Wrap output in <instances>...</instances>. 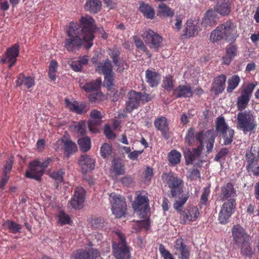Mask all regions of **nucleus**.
I'll return each mask as SVG.
<instances>
[{"label":"nucleus","mask_w":259,"mask_h":259,"mask_svg":"<svg viewBox=\"0 0 259 259\" xmlns=\"http://www.w3.org/2000/svg\"><path fill=\"white\" fill-rule=\"evenodd\" d=\"M80 22L82 26L80 33L78 32V25L71 22L67 32L69 37L65 41V47L69 52H74L79 49L83 41L86 42L85 47L89 50L93 45L94 32L96 29L95 20L90 16L82 17Z\"/></svg>","instance_id":"obj_1"},{"label":"nucleus","mask_w":259,"mask_h":259,"mask_svg":"<svg viewBox=\"0 0 259 259\" xmlns=\"http://www.w3.org/2000/svg\"><path fill=\"white\" fill-rule=\"evenodd\" d=\"M238 36L237 27L231 21L220 25L213 30L210 35V40L212 42H216L224 39L228 41H233Z\"/></svg>","instance_id":"obj_2"},{"label":"nucleus","mask_w":259,"mask_h":259,"mask_svg":"<svg viewBox=\"0 0 259 259\" xmlns=\"http://www.w3.org/2000/svg\"><path fill=\"white\" fill-rule=\"evenodd\" d=\"M133 208L140 218L144 219V220L137 221L135 228L148 230L150 226V221L149 219H146L149 212L147 198L143 196H138L133 203Z\"/></svg>","instance_id":"obj_3"},{"label":"nucleus","mask_w":259,"mask_h":259,"mask_svg":"<svg viewBox=\"0 0 259 259\" xmlns=\"http://www.w3.org/2000/svg\"><path fill=\"white\" fill-rule=\"evenodd\" d=\"M237 121V128L245 134L255 130L257 125L254 112L250 110L239 112Z\"/></svg>","instance_id":"obj_4"},{"label":"nucleus","mask_w":259,"mask_h":259,"mask_svg":"<svg viewBox=\"0 0 259 259\" xmlns=\"http://www.w3.org/2000/svg\"><path fill=\"white\" fill-rule=\"evenodd\" d=\"M51 161V159H47L42 161L38 160L31 161L29 163V168L26 172V177L40 181L45 169L48 166Z\"/></svg>","instance_id":"obj_5"},{"label":"nucleus","mask_w":259,"mask_h":259,"mask_svg":"<svg viewBox=\"0 0 259 259\" xmlns=\"http://www.w3.org/2000/svg\"><path fill=\"white\" fill-rule=\"evenodd\" d=\"M119 239L118 242L112 243V253L116 259H130L131 252L129 247L125 242L124 236L119 232L116 233Z\"/></svg>","instance_id":"obj_6"},{"label":"nucleus","mask_w":259,"mask_h":259,"mask_svg":"<svg viewBox=\"0 0 259 259\" xmlns=\"http://www.w3.org/2000/svg\"><path fill=\"white\" fill-rule=\"evenodd\" d=\"M128 100L125 103V107L123 110L124 113H130L134 109L138 108L141 101L148 102L150 98L148 94L131 91L127 94Z\"/></svg>","instance_id":"obj_7"},{"label":"nucleus","mask_w":259,"mask_h":259,"mask_svg":"<svg viewBox=\"0 0 259 259\" xmlns=\"http://www.w3.org/2000/svg\"><path fill=\"white\" fill-rule=\"evenodd\" d=\"M109 201L113 214L118 218L124 216L126 210L125 198L120 194L112 193L109 195Z\"/></svg>","instance_id":"obj_8"},{"label":"nucleus","mask_w":259,"mask_h":259,"mask_svg":"<svg viewBox=\"0 0 259 259\" xmlns=\"http://www.w3.org/2000/svg\"><path fill=\"white\" fill-rule=\"evenodd\" d=\"M163 178H164L168 187L171 189L172 196H176L183 192V181L174 173L169 172L163 174Z\"/></svg>","instance_id":"obj_9"},{"label":"nucleus","mask_w":259,"mask_h":259,"mask_svg":"<svg viewBox=\"0 0 259 259\" xmlns=\"http://www.w3.org/2000/svg\"><path fill=\"white\" fill-rule=\"evenodd\" d=\"M236 205L235 200L233 199H229L223 203L218 215V221L221 224H226L229 222L230 218L235 211Z\"/></svg>","instance_id":"obj_10"},{"label":"nucleus","mask_w":259,"mask_h":259,"mask_svg":"<svg viewBox=\"0 0 259 259\" xmlns=\"http://www.w3.org/2000/svg\"><path fill=\"white\" fill-rule=\"evenodd\" d=\"M216 128L218 132L222 134L225 145L229 144L232 142L234 131L228 126L223 117L217 119Z\"/></svg>","instance_id":"obj_11"},{"label":"nucleus","mask_w":259,"mask_h":259,"mask_svg":"<svg viewBox=\"0 0 259 259\" xmlns=\"http://www.w3.org/2000/svg\"><path fill=\"white\" fill-rule=\"evenodd\" d=\"M64 149L65 152L67 153L68 157L70 154L75 152L77 150V147L75 143H74L67 136H63L60 140L56 143V150Z\"/></svg>","instance_id":"obj_12"},{"label":"nucleus","mask_w":259,"mask_h":259,"mask_svg":"<svg viewBox=\"0 0 259 259\" xmlns=\"http://www.w3.org/2000/svg\"><path fill=\"white\" fill-rule=\"evenodd\" d=\"M19 46L15 44L12 47L7 49L4 58L1 59L2 63H5L7 62H9V68L13 66L17 60V57L19 55Z\"/></svg>","instance_id":"obj_13"},{"label":"nucleus","mask_w":259,"mask_h":259,"mask_svg":"<svg viewBox=\"0 0 259 259\" xmlns=\"http://www.w3.org/2000/svg\"><path fill=\"white\" fill-rule=\"evenodd\" d=\"M84 190L82 187L76 188L72 199L69 201V204L75 209H80L84 200Z\"/></svg>","instance_id":"obj_14"},{"label":"nucleus","mask_w":259,"mask_h":259,"mask_svg":"<svg viewBox=\"0 0 259 259\" xmlns=\"http://www.w3.org/2000/svg\"><path fill=\"white\" fill-rule=\"evenodd\" d=\"M233 240L237 245L241 244L243 241L248 240V236L244 229L239 225L234 226L232 230Z\"/></svg>","instance_id":"obj_15"},{"label":"nucleus","mask_w":259,"mask_h":259,"mask_svg":"<svg viewBox=\"0 0 259 259\" xmlns=\"http://www.w3.org/2000/svg\"><path fill=\"white\" fill-rule=\"evenodd\" d=\"M143 36L146 42L149 45L150 48L156 49L159 46L161 37L154 31L149 30L145 32Z\"/></svg>","instance_id":"obj_16"},{"label":"nucleus","mask_w":259,"mask_h":259,"mask_svg":"<svg viewBox=\"0 0 259 259\" xmlns=\"http://www.w3.org/2000/svg\"><path fill=\"white\" fill-rule=\"evenodd\" d=\"M79 164L81 167L82 172L87 174L94 168L95 160L89 155L83 154L79 160Z\"/></svg>","instance_id":"obj_17"},{"label":"nucleus","mask_w":259,"mask_h":259,"mask_svg":"<svg viewBox=\"0 0 259 259\" xmlns=\"http://www.w3.org/2000/svg\"><path fill=\"white\" fill-rule=\"evenodd\" d=\"M90 115L92 119L89 122V128L91 132L95 133L98 131L96 126L101 124L102 115L101 112L97 110H92L90 113Z\"/></svg>","instance_id":"obj_18"},{"label":"nucleus","mask_w":259,"mask_h":259,"mask_svg":"<svg viewBox=\"0 0 259 259\" xmlns=\"http://www.w3.org/2000/svg\"><path fill=\"white\" fill-rule=\"evenodd\" d=\"M175 253L181 259H188L190 252L188 248L183 243L181 239H177L175 245Z\"/></svg>","instance_id":"obj_19"},{"label":"nucleus","mask_w":259,"mask_h":259,"mask_svg":"<svg viewBox=\"0 0 259 259\" xmlns=\"http://www.w3.org/2000/svg\"><path fill=\"white\" fill-rule=\"evenodd\" d=\"M17 87L21 89H29L33 87L35 84L34 78L29 76H25L24 74H20L16 81Z\"/></svg>","instance_id":"obj_20"},{"label":"nucleus","mask_w":259,"mask_h":259,"mask_svg":"<svg viewBox=\"0 0 259 259\" xmlns=\"http://www.w3.org/2000/svg\"><path fill=\"white\" fill-rule=\"evenodd\" d=\"M236 196V192L234 188L233 184L228 183L221 188V197L223 200L235 199Z\"/></svg>","instance_id":"obj_21"},{"label":"nucleus","mask_w":259,"mask_h":259,"mask_svg":"<svg viewBox=\"0 0 259 259\" xmlns=\"http://www.w3.org/2000/svg\"><path fill=\"white\" fill-rule=\"evenodd\" d=\"M218 18L215 11L210 10L207 11L203 19L202 24L205 27H211L215 25Z\"/></svg>","instance_id":"obj_22"},{"label":"nucleus","mask_w":259,"mask_h":259,"mask_svg":"<svg viewBox=\"0 0 259 259\" xmlns=\"http://www.w3.org/2000/svg\"><path fill=\"white\" fill-rule=\"evenodd\" d=\"M230 0H218L214 11L221 15H227L230 12Z\"/></svg>","instance_id":"obj_23"},{"label":"nucleus","mask_w":259,"mask_h":259,"mask_svg":"<svg viewBox=\"0 0 259 259\" xmlns=\"http://www.w3.org/2000/svg\"><path fill=\"white\" fill-rule=\"evenodd\" d=\"M259 158V146L253 144L246 153V159L247 162L258 161Z\"/></svg>","instance_id":"obj_24"},{"label":"nucleus","mask_w":259,"mask_h":259,"mask_svg":"<svg viewBox=\"0 0 259 259\" xmlns=\"http://www.w3.org/2000/svg\"><path fill=\"white\" fill-rule=\"evenodd\" d=\"M139 10L147 19H152L154 17V10L148 4L143 2H140Z\"/></svg>","instance_id":"obj_25"},{"label":"nucleus","mask_w":259,"mask_h":259,"mask_svg":"<svg viewBox=\"0 0 259 259\" xmlns=\"http://www.w3.org/2000/svg\"><path fill=\"white\" fill-rule=\"evenodd\" d=\"M226 81V76L224 74L215 78L212 87V90L215 92V94H218L222 92L225 88Z\"/></svg>","instance_id":"obj_26"},{"label":"nucleus","mask_w":259,"mask_h":259,"mask_svg":"<svg viewBox=\"0 0 259 259\" xmlns=\"http://www.w3.org/2000/svg\"><path fill=\"white\" fill-rule=\"evenodd\" d=\"M174 93L177 97H189L193 93L191 87L188 85H180L174 90Z\"/></svg>","instance_id":"obj_27"},{"label":"nucleus","mask_w":259,"mask_h":259,"mask_svg":"<svg viewBox=\"0 0 259 259\" xmlns=\"http://www.w3.org/2000/svg\"><path fill=\"white\" fill-rule=\"evenodd\" d=\"M69 128L72 132L79 135H84L86 133V125L83 121L72 122Z\"/></svg>","instance_id":"obj_28"},{"label":"nucleus","mask_w":259,"mask_h":259,"mask_svg":"<svg viewBox=\"0 0 259 259\" xmlns=\"http://www.w3.org/2000/svg\"><path fill=\"white\" fill-rule=\"evenodd\" d=\"M102 7V3L100 0L88 1L84 6L85 9L93 13L99 12Z\"/></svg>","instance_id":"obj_29"},{"label":"nucleus","mask_w":259,"mask_h":259,"mask_svg":"<svg viewBox=\"0 0 259 259\" xmlns=\"http://www.w3.org/2000/svg\"><path fill=\"white\" fill-rule=\"evenodd\" d=\"M101 82L102 81L101 79L97 78L96 80L89 82L83 85H81L80 82L79 83L81 89L84 90L86 92L89 93L92 91H98L101 87Z\"/></svg>","instance_id":"obj_30"},{"label":"nucleus","mask_w":259,"mask_h":259,"mask_svg":"<svg viewBox=\"0 0 259 259\" xmlns=\"http://www.w3.org/2000/svg\"><path fill=\"white\" fill-rule=\"evenodd\" d=\"M146 78L147 82L152 87L157 86L160 80V76L156 72L149 70L146 71Z\"/></svg>","instance_id":"obj_31"},{"label":"nucleus","mask_w":259,"mask_h":259,"mask_svg":"<svg viewBox=\"0 0 259 259\" xmlns=\"http://www.w3.org/2000/svg\"><path fill=\"white\" fill-rule=\"evenodd\" d=\"M96 70L99 73H102L104 75L112 73V65L108 60H107L105 63L98 66Z\"/></svg>","instance_id":"obj_32"},{"label":"nucleus","mask_w":259,"mask_h":259,"mask_svg":"<svg viewBox=\"0 0 259 259\" xmlns=\"http://www.w3.org/2000/svg\"><path fill=\"white\" fill-rule=\"evenodd\" d=\"M250 99V97L248 96V95L242 93L241 96L237 99V106L238 109L242 111L245 109L248 105Z\"/></svg>","instance_id":"obj_33"},{"label":"nucleus","mask_w":259,"mask_h":259,"mask_svg":"<svg viewBox=\"0 0 259 259\" xmlns=\"http://www.w3.org/2000/svg\"><path fill=\"white\" fill-rule=\"evenodd\" d=\"M112 172H114L117 175H121L124 174V165L117 160L114 159L110 169Z\"/></svg>","instance_id":"obj_34"},{"label":"nucleus","mask_w":259,"mask_h":259,"mask_svg":"<svg viewBox=\"0 0 259 259\" xmlns=\"http://www.w3.org/2000/svg\"><path fill=\"white\" fill-rule=\"evenodd\" d=\"M3 226L13 233H20L22 228L20 225L10 220L5 222Z\"/></svg>","instance_id":"obj_35"},{"label":"nucleus","mask_w":259,"mask_h":259,"mask_svg":"<svg viewBox=\"0 0 259 259\" xmlns=\"http://www.w3.org/2000/svg\"><path fill=\"white\" fill-rule=\"evenodd\" d=\"M199 215V212L198 208L196 207H191L185 213V218L189 221H195Z\"/></svg>","instance_id":"obj_36"},{"label":"nucleus","mask_w":259,"mask_h":259,"mask_svg":"<svg viewBox=\"0 0 259 259\" xmlns=\"http://www.w3.org/2000/svg\"><path fill=\"white\" fill-rule=\"evenodd\" d=\"M181 154L176 150H171L168 155V160L172 165L178 164L181 160Z\"/></svg>","instance_id":"obj_37"},{"label":"nucleus","mask_w":259,"mask_h":259,"mask_svg":"<svg viewBox=\"0 0 259 259\" xmlns=\"http://www.w3.org/2000/svg\"><path fill=\"white\" fill-rule=\"evenodd\" d=\"M240 81V78L238 75H234L228 79V85L227 88L228 93H231L238 85Z\"/></svg>","instance_id":"obj_38"},{"label":"nucleus","mask_w":259,"mask_h":259,"mask_svg":"<svg viewBox=\"0 0 259 259\" xmlns=\"http://www.w3.org/2000/svg\"><path fill=\"white\" fill-rule=\"evenodd\" d=\"M80 150L82 152H87L91 148V140L88 137H83L78 140Z\"/></svg>","instance_id":"obj_39"},{"label":"nucleus","mask_w":259,"mask_h":259,"mask_svg":"<svg viewBox=\"0 0 259 259\" xmlns=\"http://www.w3.org/2000/svg\"><path fill=\"white\" fill-rule=\"evenodd\" d=\"M198 27L191 21H187L186 26V31L185 34L188 37L193 36L197 31Z\"/></svg>","instance_id":"obj_40"},{"label":"nucleus","mask_w":259,"mask_h":259,"mask_svg":"<svg viewBox=\"0 0 259 259\" xmlns=\"http://www.w3.org/2000/svg\"><path fill=\"white\" fill-rule=\"evenodd\" d=\"M189 198V195L187 194H183L181 197L176 201L174 204V207L178 211L181 210V207L186 203Z\"/></svg>","instance_id":"obj_41"},{"label":"nucleus","mask_w":259,"mask_h":259,"mask_svg":"<svg viewBox=\"0 0 259 259\" xmlns=\"http://www.w3.org/2000/svg\"><path fill=\"white\" fill-rule=\"evenodd\" d=\"M194 134L195 130L193 128H190L186 134L185 142L190 146L193 145L196 141Z\"/></svg>","instance_id":"obj_42"},{"label":"nucleus","mask_w":259,"mask_h":259,"mask_svg":"<svg viewBox=\"0 0 259 259\" xmlns=\"http://www.w3.org/2000/svg\"><path fill=\"white\" fill-rule=\"evenodd\" d=\"M241 244H242L241 246L242 253L244 255L250 256L252 253V250L248 240L243 241Z\"/></svg>","instance_id":"obj_43"},{"label":"nucleus","mask_w":259,"mask_h":259,"mask_svg":"<svg viewBox=\"0 0 259 259\" xmlns=\"http://www.w3.org/2000/svg\"><path fill=\"white\" fill-rule=\"evenodd\" d=\"M246 168L248 172H252L254 175L259 176V165L257 164V161L248 162Z\"/></svg>","instance_id":"obj_44"},{"label":"nucleus","mask_w":259,"mask_h":259,"mask_svg":"<svg viewBox=\"0 0 259 259\" xmlns=\"http://www.w3.org/2000/svg\"><path fill=\"white\" fill-rule=\"evenodd\" d=\"M110 99L113 102L117 101L121 96V89L120 88H114L108 94Z\"/></svg>","instance_id":"obj_45"},{"label":"nucleus","mask_w":259,"mask_h":259,"mask_svg":"<svg viewBox=\"0 0 259 259\" xmlns=\"http://www.w3.org/2000/svg\"><path fill=\"white\" fill-rule=\"evenodd\" d=\"M101 155L104 158L109 156L112 152L111 146L107 143L104 144L100 149Z\"/></svg>","instance_id":"obj_46"},{"label":"nucleus","mask_w":259,"mask_h":259,"mask_svg":"<svg viewBox=\"0 0 259 259\" xmlns=\"http://www.w3.org/2000/svg\"><path fill=\"white\" fill-rule=\"evenodd\" d=\"M58 222L61 225H65L70 223V218L69 216L63 211H60L58 215Z\"/></svg>","instance_id":"obj_47"},{"label":"nucleus","mask_w":259,"mask_h":259,"mask_svg":"<svg viewBox=\"0 0 259 259\" xmlns=\"http://www.w3.org/2000/svg\"><path fill=\"white\" fill-rule=\"evenodd\" d=\"M163 83L164 85L163 87L165 89L168 91L171 90L174 86V80L172 76L170 75L166 76L164 80Z\"/></svg>","instance_id":"obj_48"},{"label":"nucleus","mask_w":259,"mask_h":259,"mask_svg":"<svg viewBox=\"0 0 259 259\" xmlns=\"http://www.w3.org/2000/svg\"><path fill=\"white\" fill-rule=\"evenodd\" d=\"M153 169L147 166L143 173V179L145 182L149 181L153 176Z\"/></svg>","instance_id":"obj_49"},{"label":"nucleus","mask_w":259,"mask_h":259,"mask_svg":"<svg viewBox=\"0 0 259 259\" xmlns=\"http://www.w3.org/2000/svg\"><path fill=\"white\" fill-rule=\"evenodd\" d=\"M65 172L62 169L57 171L52 172L51 174V177L57 181L58 182H61L63 181V176Z\"/></svg>","instance_id":"obj_50"},{"label":"nucleus","mask_w":259,"mask_h":259,"mask_svg":"<svg viewBox=\"0 0 259 259\" xmlns=\"http://www.w3.org/2000/svg\"><path fill=\"white\" fill-rule=\"evenodd\" d=\"M112 73L104 75V85L109 89L113 85Z\"/></svg>","instance_id":"obj_51"},{"label":"nucleus","mask_w":259,"mask_h":259,"mask_svg":"<svg viewBox=\"0 0 259 259\" xmlns=\"http://www.w3.org/2000/svg\"><path fill=\"white\" fill-rule=\"evenodd\" d=\"M210 193L209 189L208 188H204L202 194L201 196L200 203L201 205H205L207 200L208 197Z\"/></svg>","instance_id":"obj_52"},{"label":"nucleus","mask_w":259,"mask_h":259,"mask_svg":"<svg viewBox=\"0 0 259 259\" xmlns=\"http://www.w3.org/2000/svg\"><path fill=\"white\" fill-rule=\"evenodd\" d=\"M76 259H90V253L85 250H79L75 255Z\"/></svg>","instance_id":"obj_53"},{"label":"nucleus","mask_w":259,"mask_h":259,"mask_svg":"<svg viewBox=\"0 0 259 259\" xmlns=\"http://www.w3.org/2000/svg\"><path fill=\"white\" fill-rule=\"evenodd\" d=\"M168 123L166 118L163 117V137L165 139H168L169 135V132L168 130Z\"/></svg>","instance_id":"obj_54"},{"label":"nucleus","mask_w":259,"mask_h":259,"mask_svg":"<svg viewBox=\"0 0 259 259\" xmlns=\"http://www.w3.org/2000/svg\"><path fill=\"white\" fill-rule=\"evenodd\" d=\"M133 40L137 48L144 51L146 50V47L143 42L138 36H134Z\"/></svg>","instance_id":"obj_55"},{"label":"nucleus","mask_w":259,"mask_h":259,"mask_svg":"<svg viewBox=\"0 0 259 259\" xmlns=\"http://www.w3.org/2000/svg\"><path fill=\"white\" fill-rule=\"evenodd\" d=\"M163 17H172L174 15V12L165 4H163Z\"/></svg>","instance_id":"obj_56"},{"label":"nucleus","mask_w":259,"mask_h":259,"mask_svg":"<svg viewBox=\"0 0 259 259\" xmlns=\"http://www.w3.org/2000/svg\"><path fill=\"white\" fill-rule=\"evenodd\" d=\"M193 153L192 154L191 152L188 150V153H186L184 152V154L185 155V157H189L190 158V162L192 161L193 160V156H199L201 153V150L199 148L194 149L193 151Z\"/></svg>","instance_id":"obj_57"},{"label":"nucleus","mask_w":259,"mask_h":259,"mask_svg":"<svg viewBox=\"0 0 259 259\" xmlns=\"http://www.w3.org/2000/svg\"><path fill=\"white\" fill-rule=\"evenodd\" d=\"M237 49L236 47L233 45H229L226 50V54L228 56L232 57L233 58L236 55Z\"/></svg>","instance_id":"obj_58"},{"label":"nucleus","mask_w":259,"mask_h":259,"mask_svg":"<svg viewBox=\"0 0 259 259\" xmlns=\"http://www.w3.org/2000/svg\"><path fill=\"white\" fill-rule=\"evenodd\" d=\"M229 150L227 148H223L217 153L215 157V159L217 161L224 158L228 153Z\"/></svg>","instance_id":"obj_59"},{"label":"nucleus","mask_w":259,"mask_h":259,"mask_svg":"<svg viewBox=\"0 0 259 259\" xmlns=\"http://www.w3.org/2000/svg\"><path fill=\"white\" fill-rule=\"evenodd\" d=\"M122 184L125 186H130L134 183L133 178L131 176H126L120 180Z\"/></svg>","instance_id":"obj_60"},{"label":"nucleus","mask_w":259,"mask_h":259,"mask_svg":"<svg viewBox=\"0 0 259 259\" xmlns=\"http://www.w3.org/2000/svg\"><path fill=\"white\" fill-rule=\"evenodd\" d=\"M89 108L87 105L83 104L78 105L77 103L74 112L78 114H82L87 112Z\"/></svg>","instance_id":"obj_61"},{"label":"nucleus","mask_w":259,"mask_h":259,"mask_svg":"<svg viewBox=\"0 0 259 259\" xmlns=\"http://www.w3.org/2000/svg\"><path fill=\"white\" fill-rule=\"evenodd\" d=\"M255 87V84L253 83H249L247 85L246 88L243 90L242 93L246 95H248V96L251 97L252 93Z\"/></svg>","instance_id":"obj_62"},{"label":"nucleus","mask_w":259,"mask_h":259,"mask_svg":"<svg viewBox=\"0 0 259 259\" xmlns=\"http://www.w3.org/2000/svg\"><path fill=\"white\" fill-rule=\"evenodd\" d=\"M143 150H135L130 153L128 155V158L132 160H135L137 159L138 157L141 154Z\"/></svg>","instance_id":"obj_63"},{"label":"nucleus","mask_w":259,"mask_h":259,"mask_svg":"<svg viewBox=\"0 0 259 259\" xmlns=\"http://www.w3.org/2000/svg\"><path fill=\"white\" fill-rule=\"evenodd\" d=\"M104 134L108 139H113L115 138V135L111 130L108 125H106L104 128Z\"/></svg>","instance_id":"obj_64"}]
</instances>
